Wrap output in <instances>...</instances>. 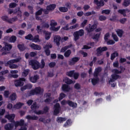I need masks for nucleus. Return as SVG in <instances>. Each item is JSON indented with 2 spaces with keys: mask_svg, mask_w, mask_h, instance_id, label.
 Here are the masks:
<instances>
[{
  "mask_svg": "<svg viewBox=\"0 0 130 130\" xmlns=\"http://www.w3.org/2000/svg\"><path fill=\"white\" fill-rule=\"evenodd\" d=\"M44 90L41 89L40 87H36L34 90H31L28 93V96H34V95H42L43 94Z\"/></svg>",
  "mask_w": 130,
  "mask_h": 130,
  "instance_id": "obj_1",
  "label": "nucleus"
},
{
  "mask_svg": "<svg viewBox=\"0 0 130 130\" xmlns=\"http://www.w3.org/2000/svg\"><path fill=\"white\" fill-rule=\"evenodd\" d=\"M19 60L17 59H11L10 60L8 61L5 63V67H9L10 69H18L19 68V66L14 64L16 62H18Z\"/></svg>",
  "mask_w": 130,
  "mask_h": 130,
  "instance_id": "obj_2",
  "label": "nucleus"
},
{
  "mask_svg": "<svg viewBox=\"0 0 130 130\" xmlns=\"http://www.w3.org/2000/svg\"><path fill=\"white\" fill-rule=\"evenodd\" d=\"M85 32H84V29H80L78 31L74 32L73 36L74 37V40L77 41L80 39V36L82 37L84 36Z\"/></svg>",
  "mask_w": 130,
  "mask_h": 130,
  "instance_id": "obj_3",
  "label": "nucleus"
},
{
  "mask_svg": "<svg viewBox=\"0 0 130 130\" xmlns=\"http://www.w3.org/2000/svg\"><path fill=\"white\" fill-rule=\"evenodd\" d=\"M29 64L31 66L33 70H35V71L40 68V63L35 59L30 60L29 61Z\"/></svg>",
  "mask_w": 130,
  "mask_h": 130,
  "instance_id": "obj_4",
  "label": "nucleus"
},
{
  "mask_svg": "<svg viewBox=\"0 0 130 130\" xmlns=\"http://www.w3.org/2000/svg\"><path fill=\"white\" fill-rule=\"evenodd\" d=\"M24 82H26L25 78H20L18 80H15L14 85L15 87H23L24 86Z\"/></svg>",
  "mask_w": 130,
  "mask_h": 130,
  "instance_id": "obj_5",
  "label": "nucleus"
},
{
  "mask_svg": "<svg viewBox=\"0 0 130 130\" xmlns=\"http://www.w3.org/2000/svg\"><path fill=\"white\" fill-rule=\"evenodd\" d=\"M54 115H57L59 113V111H60V105L59 103H57L54 106Z\"/></svg>",
  "mask_w": 130,
  "mask_h": 130,
  "instance_id": "obj_6",
  "label": "nucleus"
},
{
  "mask_svg": "<svg viewBox=\"0 0 130 130\" xmlns=\"http://www.w3.org/2000/svg\"><path fill=\"white\" fill-rule=\"evenodd\" d=\"M108 48L107 47H99L96 49V54L98 56H100L101 55V53L103 52L104 51H106L107 50Z\"/></svg>",
  "mask_w": 130,
  "mask_h": 130,
  "instance_id": "obj_7",
  "label": "nucleus"
},
{
  "mask_svg": "<svg viewBox=\"0 0 130 130\" xmlns=\"http://www.w3.org/2000/svg\"><path fill=\"white\" fill-rule=\"evenodd\" d=\"M80 57H73L69 61V66H74L76 64L79 60H80Z\"/></svg>",
  "mask_w": 130,
  "mask_h": 130,
  "instance_id": "obj_8",
  "label": "nucleus"
},
{
  "mask_svg": "<svg viewBox=\"0 0 130 130\" xmlns=\"http://www.w3.org/2000/svg\"><path fill=\"white\" fill-rule=\"evenodd\" d=\"M16 115L15 114H7L5 115V118H7L9 120L10 122H12V123H14L15 122V117Z\"/></svg>",
  "mask_w": 130,
  "mask_h": 130,
  "instance_id": "obj_9",
  "label": "nucleus"
},
{
  "mask_svg": "<svg viewBox=\"0 0 130 130\" xmlns=\"http://www.w3.org/2000/svg\"><path fill=\"white\" fill-rule=\"evenodd\" d=\"M50 48H52V45H46L44 47L45 52L47 56H49V55H50V50H49Z\"/></svg>",
  "mask_w": 130,
  "mask_h": 130,
  "instance_id": "obj_10",
  "label": "nucleus"
},
{
  "mask_svg": "<svg viewBox=\"0 0 130 130\" xmlns=\"http://www.w3.org/2000/svg\"><path fill=\"white\" fill-rule=\"evenodd\" d=\"M14 123L15 127L25 126V121L23 119H20V121H16V122L15 121Z\"/></svg>",
  "mask_w": 130,
  "mask_h": 130,
  "instance_id": "obj_11",
  "label": "nucleus"
},
{
  "mask_svg": "<svg viewBox=\"0 0 130 130\" xmlns=\"http://www.w3.org/2000/svg\"><path fill=\"white\" fill-rule=\"evenodd\" d=\"M61 90L63 92H64V93L70 92L71 91V86L68 84H62Z\"/></svg>",
  "mask_w": 130,
  "mask_h": 130,
  "instance_id": "obj_12",
  "label": "nucleus"
},
{
  "mask_svg": "<svg viewBox=\"0 0 130 130\" xmlns=\"http://www.w3.org/2000/svg\"><path fill=\"white\" fill-rule=\"evenodd\" d=\"M60 40H61V37L59 35H56L54 37V42H55L57 46H59L60 45Z\"/></svg>",
  "mask_w": 130,
  "mask_h": 130,
  "instance_id": "obj_13",
  "label": "nucleus"
},
{
  "mask_svg": "<svg viewBox=\"0 0 130 130\" xmlns=\"http://www.w3.org/2000/svg\"><path fill=\"white\" fill-rule=\"evenodd\" d=\"M38 80H39V75L37 74L29 77V81H30L31 83H37Z\"/></svg>",
  "mask_w": 130,
  "mask_h": 130,
  "instance_id": "obj_14",
  "label": "nucleus"
},
{
  "mask_svg": "<svg viewBox=\"0 0 130 130\" xmlns=\"http://www.w3.org/2000/svg\"><path fill=\"white\" fill-rule=\"evenodd\" d=\"M101 72H102V69L101 67H98L97 68H95L93 73V77L94 78H98L99 73H101Z\"/></svg>",
  "mask_w": 130,
  "mask_h": 130,
  "instance_id": "obj_15",
  "label": "nucleus"
},
{
  "mask_svg": "<svg viewBox=\"0 0 130 130\" xmlns=\"http://www.w3.org/2000/svg\"><path fill=\"white\" fill-rule=\"evenodd\" d=\"M67 104L69 105V106L72 107L73 108H77V107H78V104L71 100L67 101Z\"/></svg>",
  "mask_w": 130,
  "mask_h": 130,
  "instance_id": "obj_16",
  "label": "nucleus"
},
{
  "mask_svg": "<svg viewBox=\"0 0 130 130\" xmlns=\"http://www.w3.org/2000/svg\"><path fill=\"white\" fill-rule=\"evenodd\" d=\"M29 46L34 50H41V46H40V45L32 43L29 45Z\"/></svg>",
  "mask_w": 130,
  "mask_h": 130,
  "instance_id": "obj_17",
  "label": "nucleus"
},
{
  "mask_svg": "<svg viewBox=\"0 0 130 130\" xmlns=\"http://www.w3.org/2000/svg\"><path fill=\"white\" fill-rule=\"evenodd\" d=\"M12 48H13V46H12V45L6 44L5 47H3L2 48V50L4 51H10Z\"/></svg>",
  "mask_w": 130,
  "mask_h": 130,
  "instance_id": "obj_18",
  "label": "nucleus"
},
{
  "mask_svg": "<svg viewBox=\"0 0 130 130\" xmlns=\"http://www.w3.org/2000/svg\"><path fill=\"white\" fill-rule=\"evenodd\" d=\"M14 124L9 123L5 125L4 128L6 130H13L14 129Z\"/></svg>",
  "mask_w": 130,
  "mask_h": 130,
  "instance_id": "obj_19",
  "label": "nucleus"
},
{
  "mask_svg": "<svg viewBox=\"0 0 130 130\" xmlns=\"http://www.w3.org/2000/svg\"><path fill=\"white\" fill-rule=\"evenodd\" d=\"M47 10H48L50 12H53L55 8H56V4H50L48 5L46 7Z\"/></svg>",
  "mask_w": 130,
  "mask_h": 130,
  "instance_id": "obj_20",
  "label": "nucleus"
},
{
  "mask_svg": "<svg viewBox=\"0 0 130 130\" xmlns=\"http://www.w3.org/2000/svg\"><path fill=\"white\" fill-rule=\"evenodd\" d=\"M26 119L28 120H38V116L36 115L31 116L30 115H28L25 117Z\"/></svg>",
  "mask_w": 130,
  "mask_h": 130,
  "instance_id": "obj_21",
  "label": "nucleus"
},
{
  "mask_svg": "<svg viewBox=\"0 0 130 130\" xmlns=\"http://www.w3.org/2000/svg\"><path fill=\"white\" fill-rule=\"evenodd\" d=\"M126 12H129L128 9H119L118 10V13L119 14H121V15H123V17H126Z\"/></svg>",
  "mask_w": 130,
  "mask_h": 130,
  "instance_id": "obj_22",
  "label": "nucleus"
},
{
  "mask_svg": "<svg viewBox=\"0 0 130 130\" xmlns=\"http://www.w3.org/2000/svg\"><path fill=\"white\" fill-rule=\"evenodd\" d=\"M23 105H24V103L19 102L14 105L13 108L15 109H20V108H22V106H23Z\"/></svg>",
  "mask_w": 130,
  "mask_h": 130,
  "instance_id": "obj_23",
  "label": "nucleus"
},
{
  "mask_svg": "<svg viewBox=\"0 0 130 130\" xmlns=\"http://www.w3.org/2000/svg\"><path fill=\"white\" fill-rule=\"evenodd\" d=\"M116 32L117 33V35H118V37H120V38H121V37H122L124 31H123V30L121 29H117L116 30Z\"/></svg>",
  "mask_w": 130,
  "mask_h": 130,
  "instance_id": "obj_24",
  "label": "nucleus"
},
{
  "mask_svg": "<svg viewBox=\"0 0 130 130\" xmlns=\"http://www.w3.org/2000/svg\"><path fill=\"white\" fill-rule=\"evenodd\" d=\"M29 73H30V70L24 69L21 74V76L23 78H26V77H27V76L29 75Z\"/></svg>",
  "mask_w": 130,
  "mask_h": 130,
  "instance_id": "obj_25",
  "label": "nucleus"
},
{
  "mask_svg": "<svg viewBox=\"0 0 130 130\" xmlns=\"http://www.w3.org/2000/svg\"><path fill=\"white\" fill-rule=\"evenodd\" d=\"M17 47L20 51H24L26 50V47L25 46V44H19L17 45Z\"/></svg>",
  "mask_w": 130,
  "mask_h": 130,
  "instance_id": "obj_26",
  "label": "nucleus"
},
{
  "mask_svg": "<svg viewBox=\"0 0 130 130\" xmlns=\"http://www.w3.org/2000/svg\"><path fill=\"white\" fill-rule=\"evenodd\" d=\"M31 110H36V109H39V106L37 105V103L35 102L32 105L30 106Z\"/></svg>",
  "mask_w": 130,
  "mask_h": 130,
  "instance_id": "obj_27",
  "label": "nucleus"
},
{
  "mask_svg": "<svg viewBox=\"0 0 130 130\" xmlns=\"http://www.w3.org/2000/svg\"><path fill=\"white\" fill-rule=\"evenodd\" d=\"M73 46V45L72 44H70L68 46H64V47H62L60 49V52H66V50H68L69 48H71Z\"/></svg>",
  "mask_w": 130,
  "mask_h": 130,
  "instance_id": "obj_28",
  "label": "nucleus"
},
{
  "mask_svg": "<svg viewBox=\"0 0 130 130\" xmlns=\"http://www.w3.org/2000/svg\"><path fill=\"white\" fill-rule=\"evenodd\" d=\"M20 7L16 8L14 10V14H17V16H22V11H21Z\"/></svg>",
  "mask_w": 130,
  "mask_h": 130,
  "instance_id": "obj_29",
  "label": "nucleus"
},
{
  "mask_svg": "<svg viewBox=\"0 0 130 130\" xmlns=\"http://www.w3.org/2000/svg\"><path fill=\"white\" fill-rule=\"evenodd\" d=\"M64 81L67 85H71V84H73L74 81L72 80V79H70V78L68 77H66L64 79Z\"/></svg>",
  "mask_w": 130,
  "mask_h": 130,
  "instance_id": "obj_30",
  "label": "nucleus"
},
{
  "mask_svg": "<svg viewBox=\"0 0 130 130\" xmlns=\"http://www.w3.org/2000/svg\"><path fill=\"white\" fill-rule=\"evenodd\" d=\"M44 34L45 35L46 40H49L51 36V32H49V31H44Z\"/></svg>",
  "mask_w": 130,
  "mask_h": 130,
  "instance_id": "obj_31",
  "label": "nucleus"
},
{
  "mask_svg": "<svg viewBox=\"0 0 130 130\" xmlns=\"http://www.w3.org/2000/svg\"><path fill=\"white\" fill-rule=\"evenodd\" d=\"M66 120H67V118L61 117H58L56 119V121L58 123H62V122L66 121Z\"/></svg>",
  "mask_w": 130,
  "mask_h": 130,
  "instance_id": "obj_32",
  "label": "nucleus"
},
{
  "mask_svg": "<svg viewBox=\"0 0 130 130\" xmlns=\"http://www.w3.org/2000/svg\"><path fill=\"white\" fill-rule=\"evenodd\" d=\"M99 82V78L95 77V78H92L91 79V83L93 86H95L98 84Z\"/></svg>",
  "mask_w": 130,
  "mask_h": 130,
  "instance_id": "obj_33",
  "label": "nucleus"
},
{
  "mask_svg": "<svg viewBox=\"0 0 130 130\" xmlns=\"http://www.w3.org/2000/svg\"><path fill=\"white\" fill-rule=\"evenodd\" d=\"M1 19L2 20H3V21H4V22H6L7 23H9V24L10 23H11V20H10L9 17L7 16H3Z\"/></svg>",
  "mask_w": 130,
  "mask_h": 130,
  "instance_id": "obj_34",
  "label": "nucleus"
},
{
  "mask_svg": "<svg viewBox=\"0 0 130 130\" xmlns=\"http://www.w3.org/2000/svg\"><path fill=\"white\" fill-rule=\"evenodd\" d=\"M9 41L11 43H15L17 41V37L16 36H12L10 38Z\"/></svg>",
  "mask_w": 130,
  "mask_h": 130,
  "instance_id": "obj_35",
  "label": "nucleus"
},
{
  "mask_svg": "<svg viewBox=\"0 0 130 130\" xmlns=\"http://www.w3.org/2000/svg\"><path fill=\"white\" fill-rule=\"evenodd\" d=\"M9 99H10L11 101H15V100L17 99V94H16L15 93H12L9 96Z\"/></svg>",
  "mask_w": 130,
  "mask_h": 130,
  "instance_id": "obj_36",
  "label": "nucleus"
},
{
  "mask_svg": "<svg viewBox=\"0 0 130 130\" xmlns=\"http://www.w3.org/2000/svg\"><path fill=\"white\" fill-rule=\"evenodd\" d=\"M130 5V0H124L122 6L125 7V8L128 7Z\"/></svg>",
  "mask_w": 130,
  "mask_h": 130,
  "instance_id": "obj_37",
  "label": "nucleus"
},
{
  "mask_svg": "<svg viewBox=\"0 0 130 130\" xmlns=\"http://www.w3.org/2000/svg\"><path fill=\"white\" fill-rule=\"evenodd\" d=\"M101 35V32H100L99 34H96L94 36L92 37V39L93 40H99V38H100V36Z\"/></svg>",
  "mask_w": 130,
  "mask_h": 130,
  "instance_id": "obj_38",
  "label": "nucleus"
},
{
  "mask_svg": "<svg viewBox=\"0 0 130 130\" xmlns=\"http://www.w3.org/2000/svg\"><path fill=\"white\" fill-rule=\"evenodd\" d=\"M118 56V53L116 51H115L111 54V60H113L115 57Z\"/></svg>",
  "mask_w": 130,
  "mask_h": 130,
  "instance_id": "obj_39",
  "label": "nucleus"
},
{
  "mask_svg": "<svg viewBox=\"0 0 130 130\" xmlns=\"http://www.w3.org/2000/svg\"><path fill=\"white\" fill-rule=\"evenodd\" d=\"M75 73V70L70 71L66 73L67 76L70 77V78H73L74 74Z\"/></svg>",
  "mask_w": 130,
  "mask_h": 130,
  "instance_id": "obj_40",
  "label": "nucleus"
},
{
  "mask_svg": "<svg viewBox=\"0 0 130 130\" xmlns=\"http://www.w3.org/2000/svg\"><path fill=\"white\" fill-rule=\"evenodd\" d=\"M72 54V51L70 49L66 51L64 53V56L65 57H70V55Z\"/></svg>",
  "mask_w": 130,
  "mask_h": 130,
  "instance_id": "obj_41",
  "label": "nucleus"
},
{
  "mask_svg": "<svg viewBox=\"0 0 130 130\" xmlns=\"http://www.w3.org/2000/svg\"><path fill=\"white\" fill-rule=\"evenodd\" d=\"M59 11L61 12V13H67L69 11V9H68V8L67 7H59Z\"/></svg>",
  "mask_w": 130,
  "mask_h": 130,
  "instance_id": "obj_42",
  "label": "nucleus"
},
{
  "mask_svg": "<svg viewBox=\"0 0 130 130\" xmlns=\"http://www.w3.org/2000/svg\"><path fill=\"white\" fill-rule=\"evenodd\" d=\"M33 42H40V40L39 39V36L36 35L35 37H33L32 41Z\"/></svg>",
  "mask_w": 130,
  "mask_h": 130,
  "instance_id": "obj_43",
  "label": "nucleus"
},
{
  "mask_svg": "<svg viewBox=\"0 0 130 130\" xmlns=\"http://www.w3.org/2000/svg\"><path fill=\"white\" fill-rule=\"evenodd\" d=\"M25 39L32 41L33 40V35H32L31 34H29L25 37Z\"/></svg>",
  "mask_w": 130,
  "mask_h": 130,
  "instance_id": "obj_44",
  "label": "nucleus"
},
{
  "mask_svg": "<svg viewBox=\"0 0 130 130\" xmlns=\"http://www.w3.org/2000/svg\"><path fill=\"white\" fill-rule=\"evenodd\" d=\"M111 77L112 79H114L115 81L118 79H120V78H121V76L115 74L112 75Z\"/></svg>",
  "mask_w": 130,
  "mask_h": 130,
  "instance_id": "obj_45",
  "label": "nucleus"
},
{
  "mask_svg": "<svg viewBox=\"0 0 130 130\" xmlns=\"http://www.w3.org/2000/svg\"><path fill=\"white\" fill-rule=\"evenodd\" d=\"M72 123H73L72 120L71 119H68L66 122L64 124V126H68V125L71 126V125H72Z\"/></svg>",
  "mask_w": 130,
  "mask_h": 130,
  "instance_id": "obj_46",
  "label": "nucleus"
},
{
  "mask_svg": "<svg viewBox=\"0 0 130 130\" xmlns=\"http://www.w3.org/2000/svg\"><path fill=\"white\" fill-rule=\"evenodd\" d=\"M27 8L29 11V13L31 15H33V14H34V9H33V6L29 5L28 6Z\"/></svg>",
  "mask_w": 130,
  "mask_h": 130,
  "instance_id": "obj_47",
  "label": "nucleus"
},
{
  "mask_svg": "<svg viewBox=\"0 0 130 130\" xmlns=\"http://www.w3.org/2000/svg\"><path fill=\"white\" fill-rule=\"evenodd\" d=\"M50 25L51 27H55V26L57 25V22H55V20H52L50 21Z\"/></svg>",
  "mask_w": 130,
  "mask_h": 130,
  "instance_id": "obj_48",
  "label": "nucleus"
},
{
  "mask_svg": "<svg viewBox=\"0 0 130 130\" xmlns=\"http://www.w3.org/2000/svg\"><path fill=\"white\" fill-rule=\"evenodd\" d=\"M112 37L114 40V41H116V42H117V41H118L119 40L118 37H117V36L114 34V33L113 32L112 34Z\"/></svg>",
  "mask_w": 130,
  "mask_h": 130,
  "instance_id": "obj_49",
  "label": "nucleus"
},
{
  "mask_svg": "<svg viewBox=\"0 0 130 130\" xmlns=\"http://www.w3.org/2000/svg\"><path fill=\"white\" fill-rule=\"evenodd\" d=\"M60 29V26H57V27H55V26H52L50 27V29L52 31H57L58 30Z\"/></svg>",
  "mask_w": 130,
  "mask_h": 130,
  "instance_id": "obj_50",
  "label": "nucleus"
},
{
  "mask_svg": "<svg viewBox=\"0 0 130 130\" xmlns=\"http://www.w3.org/2000/svg\"><path fill=\"white\" fill-rule=\"evenodd\" d=\"M34 113L37 114V115H40L41 114H44V112L42 110H39L37 111V110H34Z\"/></svg>",
  "mask_w": 130,
  "mask_h": 130,
  "instance_id": "obj_51",
  "label": "nucleus"
},
{
  "mask_svg": "<svg viewBox=\"0 0 130 130\" xmlns=\"http://www.w3.org/2000/svg\"><path fill=\"white\" fill-rule=\"evenodd\" d=\"M106 42H107V45H113V44H115V42L113 40H110Z\"/></svg>",
  "mask_w": 130,
  "mask_h": 130,
  "instance_id": "obj_52",
  "label": "nucleus"
},
{
  "mask_svg": "<svg viewBox=\"0 0 130 130\" xmlns=\"http://www.w3.org/2000/svg\"><path fill=\"white\" fill-rule=\"evenodd\" d=\"M74 89L76 90H81V84L77 83L74 85Z\"/></svg>",
  "mask_w": 130,
  "mask_h": 130,
  "instance_id": "obj_53",
  "label": "nucleus"
},
{
  "mask_svg": "<svg viewBox=\"0 0 130 130\" xmlns=\"http://www.w3.org/2000/svg\"><path fill=\"white\" fill-rule=\"evenodd\" d=\"M110 12H111V11H110V10L106 9V10H102V14H105L106 15H109V14H110Z\"/></svg>",
  "mask_w": 130,
  "mask_h": 130,
  "instance_id": "obj_54",
  "label": "nucleus"
},
{
  "mask_svg": "<svg viewBox=\"0 0 130 130\" xmlns=\"http://www.w3.org/2000/svg\"><path fill=\"white\" fill-rule=\"evenodd\" d=\"M66 98V94L61 92L59 94V96L58 98L59 101H60L61 100H62L63 98Z\"/></svg>",
  "mask_w": 130,
  "mask_h": 130,
  "instance_id": "obj_55",
  "label": "nucleus"
},
{
  "mask_svg": "<svg viewBox=\"0 0 130 130\" xmlns=\"http://www.w3.org/2000/svg\"><path fill=\"white\" fill-rule=\"evenodd\" d=\"M18 5L15 3H11L9 4L10 9H14V8H16Z\"/></svg>",
  "mask_w": 130,
  "mask_h": 130,
  "instance_id": "obj_56",
  "label": "nucleus"
},
{
  "mask_svg": "<svg viewBox=\"0 0 130 130\" xmlns=\"http://www.w3.org/2000/svg\"><path fill=\"white\" fill-rule=\"evenodd\" d=\"M42 12H43V8H41L40 10L36 12L35 15H37L38 16H41V15H42Z\"/></svg>",
  "mask_w": 130,
  "mask_h": 130,
  "instance_id": "obj_57",
  "label": "nucleus"
},
{
  "mask_svg": "<svg viewBox=\"0 0 130 130\" xmlns=\"http://www.w3.org/2000/svg\"><path fill=\"white\" fill-rule=\"evenodd\" d=\"M44 67H45V62L44 61V59H42L41 61V64H40V68L43 69Z\"/></svg>",
  "mask_w": 130,
  "mask_h": 130,
  "instance_id": "obj_58",
  "label": "nucleus"
},
{
  "mask_svg": "<svg viewBox=\"0 0 130 130\" xmlns=\"http://www.w3.org/2000/svg\"><path fill=\"white\" fill-rule=\"evenodd\" d=\"M79 76H80V74H79V73L74 72L73 77L75 80H78V79L79 78Z\"/></svg>",
  "mask_w": 130,
  "mask_h": 130,
  "instance_id": "obj_59",
  "label": "nucleus"
},
{
  "mask_svg": "<svg viewBox=\"0 0 130 130\" xmlns=\"http://www.w3.org/2000/svg\"><path fill=\"white\" fill-rule=\"evenodd\" d=\"M10 20L11 22H9V24H13V22H16V21H18V17L17 16H15L14 17L10 18Z\"/></svg>",
  "mask_w": 130,
  "mask_h": 130,
  "instance_id": "obj_60",
  "label": "nucleus"
},
{
  "mask_svg": "<svg viewBox=\"0 0 130 130\" xmlns=\"http://www.w3.org/2000/svg\"><path fill=\"white\" fill-rule=\"evenodd\" d=\"M69 24H67L65 26L62 27L61 30H63L64 31H69L70 30V27H69Z\"/></svg>",
  "mask_w": 130,
  "mask_h": 130,
  "instance_id": "obj_61",
  "label": "nucleus"
},
{
  "mask_svg": "<svg viewBox=\"0 0 130 130\" xmlns=\"http://www.w3.org/2000/svg\"><path fill=\"white\" fill-rule=\"evenodd\" d=\"M110 37V34H109V32L106 33L104 36V40L105 41H107V40H108V38H109Z\"/></svg>",
  "mask_w": 130,
  "mask_h": 130,
  "instance_id": "obj_62",
  "label": "nucleus"
},
{
  "mask_svg": "<svg viewBox=\"0 0 130 130\" xmlns=\"http://www.w3.org/2000/svg\"><path fill=\"white\" fill-rule=\"evenodd\" d=\"M105 5L104 1L103 0H100L99 2V4L98 5V7H103Z\"/></svg>",
  "mask_w": 130,
  "mask_h": 130,
  "instance_id": "obj_63",
  "label": "nucleus"
},
{
  "mask_svg": "<svg viewBox=\"0 0 130 130\" xmlns=\"http://www.w3.org/2000/svg\"><path fill=\"white\" fill-rule=\"evenodd\" d=\"M107 18L104 15H101L99 17V20L100 21H105L106 20Z\"/></svg>",
  "mask_w": 130,
  "mask_h": 130,
  "instance_id": "obj_64",
  "label": "nucleus"
}]
</instances>
